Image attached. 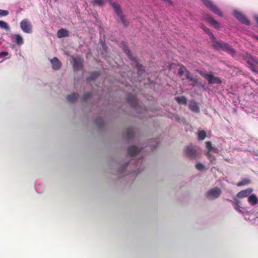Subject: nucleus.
I'll use <instances>...</instances> for the list:
<instances>
[{"instance_id": "c03bdc74", "label": "nucleus", "mask_w": 258, "mask_h": 258, "mask_svg": "<svg viewBox=\"0 0 258 258\" xmlns=\"http://www.w3.org/2000/svg\"><path fill=\"white\" fill-rule=\"evenodd\" d=\"M256 23L258 24V17H256L255 19Z\"/></svg>"}, {"instance_id": "9d476101", "label": "nucleus", "mask_w": 258, "mask_h": 258, "mask_svg": "<svg viewBox=\"0 0 258 258\" xmlns=\"http://www.w3.org/2000/svg\"><path fill=\"white\" fill-rule=\"evenodd\" d=\"M50 62L52 64V68L54 70H58L60 69L61 67V62L56 57H54L50 59Z\"/></svg>"}, {"instance_id": "c85d7f7f", "label": "nucleus", "mask_w": 258, "mask_h": 258, "mask_svg": "<svg viewBox=\"0 0 258 258\" xmlns=\"http://www.w3.org/2000/svg\"><path fill=\"white\" fill-rule=\"evenodd\" d=\"M202 28L204 30V31L207 33L208 34L210 37H211V38H212V39H215V37H214V36L213 35V34L211 32V31H210V29L208 28H207L206 27H205V26L204 25H202L201 26Z\"/></svg>"}, {"instance_id": "bb28decb", "label": "nucleus", "mask_w": 258, "mask_h": 258, "mask_svg": "<svg viewBox=\"0 0 258 258\" xmlns=\"http://www.w3.org/2000/svg\"><path fill=\"white\" fill-rule=\"evenodd\" d=\"M15 39V42L18 45H22L23 43V40L22 37L19 34H16L14 36Z\"/></svg>"}, {"instance_id": "cd10ccee", "label": "nucleus", "mask_w": 258, "mask_h": 258, "mask_svg": "<svg viewBox=\"0 0 258 258\" xmlns=\"http://www.w3.org/2000/svg\"><path fill=\"white\" fill-rule=\"evenodd\" d=\"M99 75V73L98 72H92L89 77L87 79L88 82L94 80Z\"/></svg>"}, {"instance_id": "2eb2a0df", "label": "nucleus", "mask_w": 258, "mask_h": 258, "mask_svg": "<svg viewBox=\"0 0 258 258\" xmlns=\"http://www.w3.org/2000/svg\"><path fill=\"white\" fill-rule=\"evenodd\" d=\"M222 50L232 55H234L236 53L235 50L230 45L226 42H225L224 44Z\"/></svg>"}, {"instance_id": "f3484780", "label": "nucleus", "mask_w": 258, "mask_h": 258, "mask_svg": "<svg viewBox=\"0 0 258 258\" xmlns=\"http://www.w3.org/2000/svg\"><path fill=\"white\" fill-rule=\"evenodd\" d=\"M140 151V150L134 145L131 146L127 149V153L131 156H134Z\"/></svg>"}, {"instance_id": "a878e982", "label": "nucleus", "mask_w": 258, "mask_h": 258, "mask_svg": "<svg viewBox=\"0 0 258 258\" xmlns=\"http://www.w3.org/2000/svg\"><path fill=\"white\" fill-rule=\"evenodd\" d=\"M135 135V132L132 128H128L126 131V137L128 139H133Z\"/></svg>"}, {"instance_id": "f704fd0d", "label": "nucleus", "mask_w": 258, "mask_h": 258, "mask_svg": "<svg viewBox=\"0 0 258 258\" xmlns=\"http://www.w3.org/2000/svg\"><path fill=\"white\" fill-rule=\"evenodd\" d=\"M187 71V70L186 69V68L184 66L181 65L178 69V74L179 76H181L184 73H186V71Z\"/></svg>"}, {"instance_id": "aec40b11", "label": "nucleus", "mask_w": 258, "mask_h": 258, "mask_svg": "<svg viewBox=\"0 0 258 258\" xmlns=\"http://www.w3.org/2000/svg\"><path fill=\"white\" fill-rule=\"evenodd\" d=\"M248 202L251 205H255L258 203V199L255 195L252 194L248 197Z\"/></svg>"}, {"instance_id": "5701e85b", "label": "nucleus", "mask_w": 258, "mask_h": 258, "mask_svg": "<svg viewBox=\"0 0 258 258\" xmlns=\"http://www.w3.org/2000/svg\"><path fill=\"white\" fill-rule=\"evenodd\" d=\"M251 181L250 179L247 178H244L241 181L237 182L236 185L237 186H242L245 185H248L251 183Z\"/></svg>"}, {"instance_id": "ea45409f", "label": "nucleus", "mask_w": 258, "mask_h": 258, "mask_svg": "<svg viewBox=\"0 0 258 258\" xmlns=\"http://www.w3.org/2000/svg\"><path fill=\"white\" fill-rule=\"evenodd\" d=\"M196 168L199 170H202L204 169V166L202 163H198L196 166Z\"/></svg>"}, {"instance_id": "a18cd8bd", "label": "nucleus", "mask_w": 258, "mask_h": 258, "mask_svg": "<svg viewBox=\"0 0 258 258\" xmlns=\"http://www.w3.org/2000/svg\"><path fill=\"white\" fill-rule=\"evenodd\" d=\"M255 38L258 40V36H255Z\"/></svg>"}, {"instance_id": "2f4dec72", "label": "nucleus", "mask_w": 258, "mask_h": 258, "mask_svg": "<svg viewBox=\"0 0 258 258\" xmlns=\"http://www.w3.org/2000/svg\"><path fill=\"white\" fill-rule=\"evenodd\" d=\"M206 155L208 159L209 160L211 163L213 164L215 161V157L212 155V154L209 152H207L206 153Z\"/></svg>"}, {"instance_id": "f03ea898", "label": "nucleus", "mask_w": 258, "mask_h": 258, "mask_svg": "<svg viewBox=\"0 0 258 258\" xmlns=\"http://www.w3.org/2000/svg\"><path fill=\"white\" fill-rule=\"evenodd\" d=\"M198 72L201 76L208 80V83L210 84L222 83V80L219 77H215L212 74L205 73L201 71H198Z\"/></svg>"}, {"instance_id": "39448f33", "label": "nucleus", "mask_w": 258, "mask_h": 258, "mask_svg": "<svg viewBox=\"0 0 258 258\" xmlns=\"http://www.w3.org/2000/svg\"><path fill=\"white\" fill-rule=\"evenodd\" d=\"M20 27L25 33H31L32 32V25L28 19H24L21 22Z\"/></svg>"}, {"instance_id": "423d86ee", "label": "nucleus", "mask_w": 258, "mask_h": 258, "mask_svg": "<svg viewBox=\"0 0 258 258\" xmlns=\"http://www.w3.org/2000/svg\"><path fill=\"white\" fill-rule=\"evenodd\" d=\"M234 15L236 19H237L242 23L246 25H250V23L247 17L240 12L235 11L234 12Z\"/></svg>"}, {"instance_id": "49530a36", "label": "nucleus", "mask_w": 258, "mask_h": 258, "mask_svg": "<svg viewBox=\"0 0 258 258\" xmlns=\"http://www.w3.org/2000/svg\"><path fill=\"white\" fill-rule=\"evenodd\" d=\"M55 1H56L57 0H54Z\"/></svg>"}, {"instance_id": "c9c22d12", "label": "nucleus", "mask_w": 258, "mask_h": 258, "mask_svg": "<svg viewBox=\"0 0 258 258\" xmlns=\"http://www.w3.org/2000/svg\"><path fill=\"white\" fill-rule=\"evenodd\" d=\"M0 28L5 30H8L9 28L8 24L3 21H0Z\"/></svg>"}, {"instance_id": "20e7f679", "label": "nucleus", "mask_w": 258, "mask_h": 258, "mask_svg": "<svg viewBox=\"0 0 258 258\" xmlns=\"http://www.w3.org/2000/svg\"><path fill=\"white\" fill-rule=\"evenodd\" d=\"M221 194V190L217 187H215L212 189L209 190L206 193V197L210 200H214L218 198Z\"/></svg>"}, {"instance_id": "58836bf2", "label": "nucleus", "mask_w": 258, "mask_h": 258, "mask_svg": "<svg viewBox=\"0 0 258 258\" xmlns=\"http://www.w3.org/2000/svg\"><path fill=\"white\" fill-rule=\"evenodd\" d=\"M92 95V94L90 93V92H87L86 93L84 96H83V100L84 101H86L87 100L88 98H89Z\"/></svg>"}, {"instance_id": "4468645a", "label": "nucleus", "mask_w": 258, "mask_h": 258, "mask_svg": "<svg viewBox=\"0 0 258 258\" xmlns=\"http://www.w3.org/2000/svg\"><path fill=\"white\" fill-rule=\"evenodd\" d=\"M227 201H228L232 203V204L234 207V209L235 210H236L239 213H242V212L241 211V210L240 209V202L239 200H238L236 199H235L234 200V201H232L229 199H227Z\"/></svg>"}, {"instance_id": "7ed1b4c3", "label": "nucleus", "mask_w": 258, "mask_h": 258, "mask_svg": "<svg viewBox=\"0 0 258 258\" xmlns=\"http://www.w3.org/2000/svg\"><path fill=\"white\" fill-rule=\"evenodd\" d=\"M203 3L213 13L220 17H222L221 11L210 0H202Z\"/></svg>"}, {"instance_id": "c756f323", "label": "nucleus", "mask_w": 258, "mask_h": 258, "mask_svg": "<svg viewBox=\"0 0 258 258\" xmlns=\"http://www.w3.org/2000/svg\"><path fill=\"white\" fill-rule=\"evenodd\" d=\"M206 137V133L205 131L202 130L198 133V139L199 140H203Z\"/></svg>"}, {"instance_id": "e433bc0d", "label": "nucleus", "mask_w": 258, "mask_h": 258, "mask_svg": "<svg viewBox=\"0 0 258 258\" xmlns=\"http://www.w3.org/2000/svg\"><path fill=\"white\" fill-rule=\"evenodd\" d=\"M248 60H250V61L253 63H255L258 65V59L256 57L250 56Z\"/></svg>"}, {"instance_id": "4c0bfd02", "label": "nucleus", "mask_w": 258, "mask_h": 258, "mask_svg": "<svg viewBox=\"0 0 258 258\" xmlns=\"http://www.w3.org/2000/svg\"><path fill=\"white\" fill-rule=\"evenodd\" d=\"M9 12L7 10L0 9V17H4L8 15Z\"/></svg>"}, {"instance_id": "72a5a7b5", "label": "nucleus", "mask_w": 258, "mask_h": 258, "mask_svg": "<svg viewBox=\"0 0 258 258\" xmlns=\"http://www.w3.org/2000/svg\"><path fill=\"white\" fill-rule=\"evenodd\" d=\"M92 4L94 6L97 5L101 7L104 5V2L103 0H93L92 2Z\"/></svg>"}, {"instance_id": "a211bd4d", "label": "nucleus", "mask_w": 258, "mask_h": 258, "mask_svg": "<svg viewBox=\"0 0 258 258\" xmlns=\"http://www.w3.org/2000/svg\"><path fill=\"white\" fill-rule=\"evenodd\" d=\"M189 108L190 110L195 112H199L200 108L197 103L195 101H191L189 104Z\"/></svg>"}, {"instance_id": "412c9836", "label": "nucleus", "mask_w": 258, "mask_h": 258, "mask_svg": "<svg viewBox=\"0 0 258 258\" xmlns=\"http://www.w3.org/2000/svg\"><path fill=\"white\" fill-rule=\"evenodd\" d=\"M78 97L79 95L78 94L74 93L72 94L68 95L67 96V100L71 103H73L78 99Z\"/></svg>"}, {"instance_id": "f8f14e48", "label": "nucleus", "mask_w": 258, "mask_h": 258, "mask_svg": "<svg viewBox=\"0 0 258 258\" xmlns=\"http://www.w3.org/2000/svg\"><path fill=\"white\" fill-rule=\"evenodd\" d=\"M253 191V189L251 188H247L244 190H241L237 193L236 196L238 198H243L247 197Z\"/></svg>"}, {"instance_id": "393cba45", "label": "nucleus", "mask_w": 258, "mask_h": 258, "mask_svg": "<svg viewBox=\"0 0 258 258\" xmlns=\"http://www.w3.org/2000/svg\"><path fill=\"white\" fill-rule=\"evenodd\" d=\"M185 77L187 79L189 80V81H192L195 84H198V79L192 77L190 72L188 71H186Z\"/></svg>"}, {"instance_id": "ddd939ff", "label": "nucleus", "mask_w": 258, "mask_h": 258, "mask_svg": "<svg viewBox=\"0 0 258 258\" xmlns=\"http://www.w3.org/2000/svg\"><path fill=\"white\" fill-rule=\"evenodd\" d=\"M185 152L186 155L190 158H196L197 156V152L196 150L194 149L192 147H187L185 149Z\"/></svg>"}, {"instance_id": "4be33fe9", "label": "nucleus", "mask_w": 258, "mask_h": 258, "mask_svg": "<svg viewBox=\"0 0 258 258\" xmlns=\"http://www.w3.org/2000/svg\"><path fill=\"white\" fill-rule=\"evenodd\" d=\"M206 147L207 150V152L210 153L212 150L215 151V152H217L218 149L216 147H214L212 146L211 142L207 141L206 142Z\"/></svg>"}, {"instance_id": "9b49d317", "label": "nucleus", "mask_w": 258, "mask_h": 258, "mask_svg": "<svg viewBox=\"0 0 258 258\" xmlns=\"http://www.w3.org/2000/svg\"><path fill=\"white\" fill-rule=\"evenodd\" d=\"M127 102L133 107H136L139 104L136 96L134 95H129L127 96Z\"/></svg>"}, {"instance_id": "37998d69", "label": "nucleus", "mask_w": 258, "mask_h": 258, "mask_svg": "<svg viewBox=\"0 0 258 258\" xmlns=\"http://www.w3.org/2000/svg\"><path fill=\"white\" fill-rule=\"evenodd\" d=\"M224 160H225L226 161L229 162L230 160L228 159H225Z\"/></svg>"}, {"instance_id": "a19ab883", "label": "nucleus", "mask_w": 258, "mask_h": 258, "mask_svg": "<svg viewBox=\"0 0 258 258\" xmlns=\"http://www.w3.org/2000/svg\"><path fill=\"white\" fill-rule=\"evenodd\" d=\"M96 123L98 124L99 127H101L103 124V121L101 118H98L96 119Z\"/></svg>"}, {"instance_id": "dca6fc26", "label": "nucleus", "mask_w": 258, "mask_h": 258, "mask_svg": "<svg viewBox=\"0 0 258 258\" xmlns=\"http://www.w3.org/2000/svg\"><path fill=\"white\" fill-rule=\"evenodd\" d=\"M213 46L217 50H222L223 48V46L225 42L222 41H219L215 39H213Z\"/></svg>"}, {"instance_id": "7c9ffc66", "label": "nucleus", "mask_w": 258, "mask_h": 258, "mask_svg": "<svg viewBox=\"0 0 258 258\" xmlns=\"http://www.w3.org/2000/svg\"><path fill=\"white\" fill-rule=\"evenodd\" d=\"M124 26H127L128 25V22L126 20L123 14L118 16Z\"/></svg>"}, {"instance_id": "79ce46f5", "label": "nucleus", "mask_w": 258, "mask_h": 258, "mask_svg": "<svg viewBox=\"0 0 258 258\" xmlns=\"http://www.w3.org/2000/svg\"><path fill=\"white\" fill-rule=\"evenodd\" d=\"M9 54L8 52H0V58L5 57Z\"/></svg>"}, {"instance_id": "6e6552de", "label": "nucleus", "mask_w": 258, "mask_h": 258, "mask_svg": "<svg viewBox=\"0 0 258 258\" xmlns=\"http://www.w3.org/2000/svg\"><path fill=\"white\" fill-rule=\"evenodd\" d=\"M106 1L109 2L110 5L111 6L115 13L116 14L117 16H118L123 14V12L121 9L120 6L116 2H112V0H106Z\"/></svg>"}, {"instance_id": "0eeeda50", "label": "nucleus", "mask_w": 258, "mask_h": 258, "mask_svg": "<svg viewBox=\"0 0 258 258\" xmlns=\"http://www.w3.org/2000/svg\"><path fill=\"white\" fill-rule=\"evenodd\" d=\"M205 19L215 28L217 29L221 28L220 23L209 15H206Z\"/></svg>"}, {"instance_id": "f257e3e1", "label": "nucleus", "mask_w": 258, "mask_h": 258, "mask_svg": "<svg viewBox=\"0 0 258 258\" xmlns=\"http://www.w3.org/2000/svg\"><path fill=\"white\" fill-rule=\"evenodd\" d=\"M123 50L130 59L132 61V64L137 68L138 74L140 75H142V72L144 71V67L139 63L138 60L132 56L131 52L128 48L127 46H124L123 47Z\"/></svg>"}, {"instance_id": "b1692460", "label": "nucleus", "mask_w": 258, "mask_h": 258, "mask_svg": "<svg viewBox=\"0 0 258 258\" xmlns=\"http://www.w3.org/2000/svg\"><path fill=\"white\" fill-rule=\"evenodd\" d=\"M175 100L179 104L185 105L187 103L186 98L183 96L181 97H176L175 98Z\"/></svg>"}, {"instance_id": "473e14b6", "label": "nucleus", "mask_w": 258, "mask_h": 258, "mask_svg": "<svg viewBox=\"0 0 258 258\" xmlns=\"http://www.w3.org/2000/svg\"><path fill=\"white\" fill-rule=\"evenodd\" d=\"M247 63L250 66V68L252 70V72L258 73V68L255 67L254 63L250 61V60L247 61Z\"/></svg>"}, {"instance_id": "6ab92c4d", "label": "nucleus", "mask_w": 258, "mask_h": 258, "mask_svg": "<svg viewBox=\"0 0 258 258\" xmlns=\"http://www.w3.org/2000/svg\"><path fill=\"white\" fill-rule=\"evenodd\" d=\"M69 35V33L68 30L62 28L58 30L57 32V36L58 38H62L68 37Z\"/></svg>"}, {"instance_id": "1a4fd4ad", "label": "nucleus", "mask_w": 258, "mask_h": 258, "mask_svg": "<svg viewBox=\"0 0 258 258\" xmlns=\"http://www.w3.org/2000/svg\"><path fill=\"white\" fill-rule=\"evenodd\" d=\"M83 59L80 57H74L73 62L74 69L76 71L81 70L83 67Z\"/></svg>"}]
</instances>
